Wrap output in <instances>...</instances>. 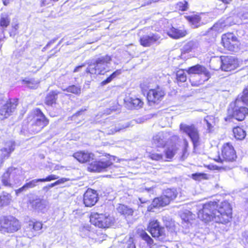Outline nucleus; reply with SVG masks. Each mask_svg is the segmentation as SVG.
<instances>
[{
  "mask_svg": "<svg viewBox=\"0 0 248 248\" xmlns=\"http://www.w3.org/2000/svg\"><path fill=\"white\" fill-rule=\"evenodd\" d=\"M217 202H209L203 204H199L197 213L199 218L205 223L214 221L217 223L225 224L228 223L232 216V208L230 204L226 201L223 202L219 208Z\"/></svg>",
  "mask_w": 248,
  "mask_h": 248,
  "instance_id": "1",
  "label": "nucleus"
},
{
  "mask_svg": "<svg viewBox=\"0 0 248 248\" xmlns=\"http://www.w3.org/2000/svg\"><path fill=\"white\" fill-rule=\"evenodd\" d=\"M239 65L238 61L234 57L222 56L211 59L210 66L213 70L221 69L224 71H231L235 69Z\"/></svg>",
  "mask_w": 248,
  "mask_h": 248,
  "instance_id": "2",
  "label": "nucleus"
},
{
  "mask_svg": "<svg viewBox=\"0 0 248 248\" xmlns=\"http://www.w3.org/2000/svg\"><path fill=\"white\" fill-rule=\"evenodd\" d=\"M111 61L112 57L108 55L101 56L89 64L86 72L91 74L103 75L109 68Z\"/></svg>",
  "mask_w": 248,
  "mask_h": 248,
  "instance_id": "3",
  "label": "nucleus"
},
{
  "mask_svg": "<svg viewBox=\"0 0 248 248\" xmlns=\"http://www.w3.org/2000/svg\"><path fill=\"white\" fill-rule=\"evenodd\" d=\"M177 192L175 189H167L160 197L154 199L152 203L148 205L147 210L154 212V208L163 207L169 204L170 201L173 200L177 196Z\"/></svg>",
  "mask_w": 248,
  "mask_h": 248,
  "instance_id": "4",
  "label": "nucleus"
},
{
  "mask_svg": "<svg viewBox=\"0 0 248 248\" xmlns=\"http://www.w3.org/2000/svg\"><path fill=\"white\" fill-rule=\"evenodd\" d=\"M19 221L13 216L0 217V231L4 232L12 233L20 229Z\"/></svg>",
  "mask_w": 248,
  "mask_h": 248,
  "instance_id": "5",
  "label": "nucleus"
},
{
  "mask_svg": "<svg viewBox=\"0 0 248 248\" xmlns=\"http://www.w3.org/2000/svg\"><path fill=\"white\" fill-rule=\"evenodd\" d=\"M241 103L243 102L240 101L239 97H237L234 102L231 103L228 108L229 116L239 121L243 120L246 115L248 114V108L240 106Z\"/></svg>",
  "mask_w": 248,
  "mask_h": 248,
  "instance_id": "6",
  "label": "nucleus"
},
{
  "mask_svg": "<svg viewBox=\"0 0 248 248\" xmlns=\"http://www.w3.org/2000/svg\"><path fill=\"white\" fill-rule=\"evenodd\" d=\"M91 223L100 228H108L114 223V218L108 214L93 213L90 216Z\"/></svg>",
  "mask_w": 248,
  "mask_h": 248,
  "instance_id": "7",
  "label": "nucleus"
},
{
  "mask_svg": "<svg viewBox=\"0 0 248 248\" xmlns=\"http://www.w3.org/2000/svg\"><path fill=\"white\" fill-rule=\"evenodd\" d=\"M108 156L95 160L91 162L88 167L91 171L100 172L107 170V169L112 165L114 157L108 155Z\"/></svg>",
  "mask_w": 248,
  "mask_h": 248,
  "instance_id": "8",
  "label": "nucleus"
},
{
  "mask_svg": "<svg viewBox=\"0 0 248 248\" xmlns=\"http://www.w3.org/2000/svg\"><path fill=\"white\" fill-rule=\"evenodd\" d=\"M222 43L226 49L231 52H237L240 49V42L232 33L223 34L222 36Z\"/></svg>",
  "mask_w": 248,
  "mask_h": 248,
  "instance_id": "9",
  "label": "nucleus"
},
{
  "mask_svg": "<svg viewBox=\"0 0 248 248\" xmlns=\"http://www.w3.org/2000/svg\"><path fill=\"white\" fill-rule=\"evenodd\" d=\"M34 119V122L30 127L31 131L34 134L39 132L48 124V119L39 108L35 109Z\"/></svg>",
  "mask_w": 248,
  "mask_h": 248,
  "instance_id": "10",
  "label": "nucleus"
},
{
  "mask_svg": "<svg viewBox=\"0 0 248 248\" xmlns=\"http://www.w3.org/2000/svg\"><path fill=\"white\" fill-rule=\"evenodd\" d=\"M180 130L189 137L194 148L198 146L200 139V135L198 128L195 125L193 124L188 125L185 124H180Z\"/></svg>",
  "mask_w": 248,
  "mask_h": 248,
  "instance_id": "11",
  "label": "nucleus"
},
{
  "mask_svg": "<svg viewBox=\"0 0 248 248\" xmlns=\"http://www.w3.org/2000/svg\"><path fill=\"white\" fill-rule=\"evenodd\" d=\"M187 72L189 74H197L201 75L202 78L198 83H192L193 86H198L207 81L211 77V75L208 70L203 66L197 64L188 68Z\"/></svg>",
  "mask_w": 248,
  "mask_h": 248,
  "instance_id": "12",
  "label": "nucleus"
},
{
  "mask_svg": "<svg viewBox=\"0 0 248 248\" xmlns=\"http://www.w3.org/2000/svg\"><path fill=\"white\" fill-rule=\"evenodd\" d=\"M148 230L153 237L156 238L159 240H163L165 237V228L160 226L156 219L154 218L150 220Z\"/></svg>",
  "mask_w": 248,
  "mask_h": 248,
  "instance_id": "13",
  "label": "nucleus"
},
{
  "mask_svg": "<svg viewBox=\"0 0 248 248\" xmlns=\"http://www.w3.org/2000/svg\"><path fill=\"white\" fill-rule=\"evenodd\" d=\"M221 156L222 158L218 156L217 158L215 159V160L224 163L227 162H232L236 158L235 152L233 146L229 143H227L223 145Z\"/></svg>",
  "mask_w": 248,
  "mask_h": 248,
  "instance_id": "14",
  "label": "nucleus"
},
{
  "mask_svg": "<svg viewBox=\"0 0 248 248\" xmlns=\"http://www.w3.org/2000/svg\"><path fill=\"white\" fill-rule=\"evenodd\" d=\"M18 104L17 99H10L0 108V120L7 118L15 111Z\"/></svg>",
  "mask_w": 248,
  "mask_h": 248,
  "instance_id": "15",
  "label": "nucleus"
},
{
  "mask_svg": "<svg viewBox=\"0 0 248 248\" xmlns=\"http://www.w3.org/2000/svg\"><path fill=\"white\" fill-rule=\"evenodd\" d=\"M127 124H114L107 119L102 127V132L106 135L114 134L116 132H120L122 130L128 127Z\"/></svg>",
  "mask_w": 248,
  "mask_h": 248,
  "instance_id": "16",
  "label": "nucleus"
},
{
  "mask_svg": "<svg viewBox=\"0 0 248 248\" xmlns=\"http://www.w3.org/2000/svg\"><path fill=\"white\" fill-rule=\"evenodd\" d=\"M165 95L162 88L157 87L156 89H150L147 93V98L149 102L156 103L162 100Z\"/></svg>",
  "mask_w": 248,
  "mask_h": 248,
  "instance_id": "17",
  "label": "nucleus"
},
{
  "mask_svg": "<svg viewBox=\"0 0 248 248\" xmlns=\"http://www.w3.org/2000/svg\"><path fill=\"white\" fill-rule=\"evenodd\" d=\"M98 194L96 191L93 189H88L83 196V202L87 207L94 205L98 201Z\"/></svg>",
  "mask_w": 248,
  "mask_h": 248,
  "instance_id": "18",
  "label": "nucleus"
},
{
  "mask_svg": "<svg viewBox=\"0 0 248 248\" xmlns=\"http://www.w3.org/2000/svg\"><path fill=\"white\" fill-rule=\"evenodd\" d=\"M42 228V224L40 222L30 221L25 229L26 235L29 238H31L35 235V232Z\"/></svg>",
  "mask_w": 248,
  "mask_h": 248,
  "instance_id": "19",
  "label": "nucleus"
},
{
  "mask_svg": "<svg viewBox=\"0 0 248 248\" xmlns=\"http://www.w3.org/2000/svg\"><path fill=\"white\" fill-rule=\"evenodd\" d=\"M93 154L88 151H79L74 154L73 157L78 162L84 163L93 159Z\"/></svg>",
  "mask_w": 248,
  "mask_h": 248,
  "instance_id": "20",
  "label": "nucleus"
},
{
  "mask_svg": "<svg viewBox=\"0 0 248 248\" xmlns=\"http://www.w3.org/2000/svg\"><path fill=\"white\" fill-rule=\"evenodd\" d=\"M15 142L13 141H7L4 145V146L0 149L1 152V159L2 160L8 158L11 154L15 149Z\"/></svg>",
  "mask_w": 248,
  "mask_h": 248,
  "instance_id": "21",
  "label": "nucleus"
},
{
  "mask_svg": "<svg viewBox=\"0 0 248 248\" xmlns=\"http://www.w3.org/2000/svg\"><path fill=\"white\" fill-rule=\"evenodd\" d=\"M159 38L160 36L157 34L143 35L140 38V43L142 46L148 47L154 44Z\"/></svg>",
  "mask_w": 248,
  "mask_h": 248,
  "instance_id": "22",
  "label": "nucleus"
},
{
  "mask_svg": "<svg viewBox=\"0 0 248 248\" xmlns=\"http://www.w3.org/2000/svg\"><path fill=\"white\" fill-rule=\"evenodd\" d=\"M17 169L14 168H9L1 177V182L3 185L6 186L12 187L11 176H15L16 173Z\"/></svg>",
  "mask_w": 248,
  "mask_h": 248,
  "instance_id": "23",
  "label": "nucleus"
},
{
  "mask_svg": "<svg viewBox=\"0 0 248 248\" xmlns=\"http://www.w3.org/2000/svg\"><path fill=\"white\" fill-rule=\"evenodd\" d=\"M166 133L160 132L154 135L153 138V144L158 147H164L166 144Z\"/></svg>",
  "mask_w": 248,
  "mask_h": 248,
  "instance_id": "24",
  "label": "nucleus"
},
{
  "mask_svg": "<svg viewBox=\"0 0 248 248\" xmlns=\"http://www.w3.org/2000/svg\"><path fill=\"white\" fill-rule=\"evenodd\" d=\"M232 18L231 17H228L224 22H218L215 24L213 27L210 28V30L220 32L222 31L223 28L234 24V22H232Z\"/></svg>",
  "mask_w": 248,
  "mask_h": 248,
  "instance_id": "25",
  "label": "nucleus"
},
{
  "mask_svg": "<svg viewBox=\"0 0 248 248\" xmlns=\"http://www.w3.org/2000/svg\"><path fill=\"white\" fill-rule=\"evenodd\" d=\"M30 203L33 209L38 211L43 212V210L46 208L45 202L38 198L37 196L32 199H30Z\"/></svg>",
  "mask_w": 248,
  "mask_h": 248,
  "instance_id": "26",
  "label": "nucleus"
},
{
  "mask_svg": "<svg viewBox=\"0 0 248 248\" xmlns=\"http://www.w3.org/2000/svg\"><path fill=\"white\" fill-rule=\"evenodd\" d=\"M168 35L172 38L178 39L185 36L186 32L185 31L180 30L178 29L172 27L168 31Z\"/></svg>",
  "mask_w": 248,
  "mask_h": 248,
  "instance_id": "27",
  "label": "nucleus"
},
{
  "mask_svg": "<svg viewBox=\"0 0 248 248\" xmlns=\"http://www.w3.org/2000/svg\"><path fill=\"white\" fill-rule=\"evenodd\" d=\"M59 93L57 91L50 92L46 96L45 98V103L48 105L52 106L56 104L57 99V95Z\"/></svg>",
  "mask_w": 248,
  "mask_h": 248,
  "instance_id": "28",
  "label": "nucleus"
},
{
  "mask_svg": "<svg viewBox=\"0 0 248 248\" xmlns=\"http://www.w3.org/2000/svg\"><path fill=\"white\" fill-rule=\"evenodd\" d=\"M187 20L191 24L192 28H198L201 25V18L198 15H192L185 16Z\"/></svg>",
  "mask_w": 248,
  "mask_h": 248,
  "instance_id": "29",
  "label": "nucleus"
},
{
  "mask_svg": "<svg viewBox=\"0 0 248 248\" xmlns=\"http://www.w3.org/2000/svg\"><path fill=\"white\" fill-rule=\"evenodd\" d=\"M12 200L11 195L7 192H3L0 195V206L8 205Z\"/></svg>",
  "mask_w": 248,
  "mask_h": 248,
  "instance_id": "30",
  "label": "nucleus"
},
{
  "mask_svg": "<svg viewBox=\"0 0 248 248\" xmlns=\"http://www.w3.org/2000/svg\"><path fill=\"white\" fill-rule=\"evenodd\" d=\"M233 133L234 137L239 140L244 139L246 136V131L241 127L237 126L233 129Z\"/></svg>",
  "mask_w": 248,
  "mask_h": 248,
  "instance_id": "31",
  "label": "nucleus"
},
{
  "mask_svg": "<svg viewBox=\"0 0 248 248\" xmlns=\"http://www.w3.org/2000/svg\"><path fill=\"white\" fill-rule=\"evenodd\" d=\"M117 210L121 214L125 216L132 215L133 213V210L132 208L124 204H120L117 208Z\"/></svg>",
  "mask_w": 248,
  "mask_h": 248,
  "instance_id": "32",
  "label": "nucleus"
},
{
  "mask_svg": "<svg viewBox=\"0 0 248 248\" xmlns=\"http://www.w3.org/2000/svg\"><path fill=\"white\" fill-rule=\"evenodd\" d=\"M10 22V19L8 16L6 14H1L0 18V27L3 31L9 25Z\"/></svg>",
  "mask_w": 248,
  "mask_h": 248,
  "instance_id": "33",
  "label": "nucleus"
},
{
  "mask_svg": "<svg viewBox=\"0 0 248 248\" xmlns=\"http://www.w3.org/2000/svg\"><path fill=\"white\" fill-rule=\"evenodd\" d=\"M63 91L72 93L76 95H79L81 93V88L79 86L74 85L69 86L65 89H62Z\"/></svg>",
  "mask_w": 248,
  "mask_h": 248,
  "instance_id": "34",
  "label": "nucleus"
},
{
  "mask_svg": "<svg viewBox=\"0 0 248 248\" xmlns=\"http://www.w3.org/2000/svg\"><path fill=\"white\" fill-rule=\"evenodd\" d=\"M22 83L31 89H35L37 87L39 82L31 78L23 79Z\"/></svg>",
  "mask_w": 248,
  "mask_h": 248,
  "instance_id": "35",
  "label": "nucleus"
},
{
  "mask_svg": "<svg viewBox=\"0 0 248 248\" xmlns=\"http://www.w3.org/2000/svg\"><path fill=\"white\" fill-rule=\"evenodd\" d=\"M176 77L178 82H184L186 80V73L182 69H180L177 71L176 73Z\"/></svg>",
  "mask_w": 248,
  "mask_h": 248,
  "instance_id": "36",
  "label": "nucleus"
},
{
  "mask_svg": "<svg viewBox=\"0 0 248 248\" xmlns=\"http://www.w3.org/2000/svg\"><path fill=\"white\" fill-rule=\"evenodd\" d=\"M129 103L132 105V107L134 108H140L142 106L143 104V103L141 101V100L138 98H130Z\"/></svg>",
  "mask_w": 248,
  "mask_h": 248,
  "instance_id": "37",
  "label": "nucleus"
},
{
  "mask_svg": "<svg viewBox=\"0 0 248 248\" xmlns=\"http://www.w3.org/2000/svg\"><path fill=\"white\" fill-rule=\"evenodd\" d=\"M166 157L168 159H171L176 153V148L174 146L168 147L165 151Z\"/></svg>",
  "mask_w": 248,
  "mask_h": 248,
  "instance_id": "38",
  "label": "nucleus"
},
{
  "mask_svg": "<svg viewBox=\"0 0 248 248\" xmlns=\"http://www.w3.org/2000/svg\"><path fill=\"white\" fill-rule=\"evenodd\" d=\"M237 97H239L240 101L244 104L248 105V86L244 90L242 94L238 95Z\"/></svg>",
  "mask_w": 248,
  "mask_h": 248,
  "instance_id": "39",
  "label": "nucleus"
},
{
  "mask_svg": "<svg viewBox=\"0 0 248 248\" xmlns=\"http://www.w3.org/2000/svg\"><path fill=\"white\" fill-rule=\"evenodd\" d=\"M204 122L206 123L207 130L209 132H211L212 130V128L213 127V118L212 116H206L204 119Z\"/></svg>",
  "mask_w": 248,
  "mask_h": 248,
  "instance_id": "40",
  "label": "nucleus"
},
{
  "mask_svg": "<svg viewBox=\"0 0 248 248\" xmlns=\"http://www.w3.org/2000/svg\"><path fill=\"white\" fill-rule=\"evenodd\" d=\"M38 182H41V179H33L31 181H30L29 182L26 183L24 185L26 189V190L29 189V188H32L34 187H35L37 183Z\"/></svg>",
  "mask_w": 248,
  "mask_h": 248,
  "instance_id": "41",
  "label": "nucleus"
},
{
  "mask_svg": "<svg viewBox=\"0 0 248 248\" xmlns=\"http://www.w3.org/2000/svg\"><path fill=\"white\" fill-rule=\"evenodd\" d=\"M89 228L90 227L89 226H84L80 227L79 228L80 235L83 237L89 236L90 233Z\"/></svg>",
  "mask_w": 248,
  "mask_h": 248,
  "instance_id": "42",
  "label": "nucleus"
},
{
  "mask_svg": "<svg viewBox=\"0 0 248 248\" xmlns=\"http://www.w3.org/2000/svg\"><path fill=\"white\" fill-rule=\"evenodd\" d=\"M192 178L197 181L206 178V174L203 173H196L192 174Z\"/></svg>",
  "mask_w": 248,
  "mask_h": 248,
  "instance_id": "43",
  "label": "nucleus"
},
{
  "mask_svg": "<svg viewBox=\"0 0 248 248\" xmlns=\"http://www.w3.org/2000/svg\"><path fill=\"white\" fill-rule=\"evenodd\" d=\"M188 3L186 0L179 2L177 4V8L182 11H186L187 9Z\"/></svg>",
  "mask_w": 248,
  "mask_h": 248,
  "instance_id": "44",
  "label": "nucleus"
},
{
  "mask_svg": "<svg viewBox=\"0 0 248 248\" xmlns=\"http://www.w3.org/2000/svg\"><path fill=\"white\" fill-rule=\"evenodd\" d=\"M193 46L192 42H188L183 46L182 51L184 53H188L191 51Z\"/></svg>",
  "mask_w": 248,
  "mask_h": 248,
  "instance_id": "45",
  "label": "nucleus"
},
{
  "mask_svg": "<svg viewBox=\"0 0 248 248\" xmlns=\"http://www.w3.org/2000/svg\"><path fill=\"white\" fill-rule=\"evenodd\" d=\"M150 158L154 160L159 161L163 159V155L157 153H152L150 155Z\"/></svg>",
  "mask_w": 248,
  "mask_h": 248,
  "instance_id": "46",
  "label": "nucleus"
},
{
  "mask_svg": "<svg viewBox=\"0 0 248 248\" xmlns=\"http://www.w3.org/2000/svg\"><path fill=\"white\" fill-rule=\"evenodd\" d=\"M59 178V176L54 175V174H51L47 176L45 178H40L41 182H49L52 180H54L58 179Z\"/></svg>",
  "mask_w": 248,
  "mask_h": 248,
  "instance_id": "47",
  "label": "nucleus"
},
{
  "mask_svg": "<svg viewBox=\"0 0 248 248\" xmlns=\"http://www.w3.org/2000/svg\"><path fill=\"white\" fill-rule=\"evenodd\" d=\"M242 240L246 246L248 245V231H245L242 232Z\"/></svg>",
  "mask_w": 248,
  "mask_h": 248,
  "instance_id": "48",
  "label": "nucleus"
},
{
  "mask_svg": "<svg viewBox=\"0 0 248 248\" xmlns=\"http://www.w3.org/2000/svg\"><path fill=\"white\" fill-rule=\"evenodd\" d=\"M139 200L140 202V204L139 203V202L138 203L139 205V208L140 207H143V206L141 205L142 204H147L148 205L150 203V201L143 198H139Z\"/></svg>",
  "mask_w": 248,
  "mask_h": 248,
  "instance_id": "49",
  "label": "nucleus"
},
{
  "mask_svg": "<svg viewBox=\"0 0 248 248\" xmlns=\"http://www.w3.org/2000/svg\"><path fill=\"white\" fill-rule=\"evenodd\" d=\"M127 248H136L135 244L134 242V239L130 238L126 243Z\"/></svg>",
  "mask_w": 248,
  "mask_h": 248,
  "instance_id": "50",
  "label": "nucleus"
},
{
  "mask_svg": "<svg viewBox=\"0 0 248 248\" xmlns=\"http://www.w3.org/2000/svg\"><path fill=\"white\" fill-rule=\"evenodd\" d=\"M122 73V70L121 69L117 70L115 72H114L112 74H111L109 77L112 80L113 78L117 77L118 76L121 75Z\"/></svg>",
  "mask_w": 248,
  "mask_h": 248,
  "instance_id": "51",
  "label": "nucleus"
},
{
  "mask_svg": "<svg viewBox=\"0 0 248 248\" xmlns=\"http://www.w3.org/2000/svg\"><path fill=\"white\" fill-rule=\"evenodd\" d=\"M122 73V70L121 69L117 70L115 72H114L112 74H111L109 77L112 80L113 78L117 77L118 76L121 75Z\"/></svg>",
  "mask_w": 248,
  "mask_h": 248,
  "instance_id": "52",
  "label": "nucleus"
},
{
  "mask_svg": "<svg viewBox=\"0 0 248 248\" xmlns=\"http://www.w3.org/2000/svg\"><path fill=\"white\" fill-rule=\"evenodd\" d=\"M186 214L187 215V217L186 218H184L185 221H189V220L192 219L193 218V215L190 211H187L186 213Z\"/></svg>",
  "mask_w": 248,
  "mask_h": 248,
  "instance_id": "53",
  "label": "nucleus"
},
{
  "mask_svg": "<svg viewBox=\"0 0 248 248\" xmlns=\"http://www.w3.org/2000/svg\"><path fill=\"white\" fill-rule=\"evenodd\" d=\"M69 180V179L68 178H61V179L58 180L56 182L57 185H59L60 184H63Z\"/></svg>",
  "mask_w": 248,
  "mask_h": 248,
  "instance_id": "54",
  "label": "nucleus"
},
{
  "mask_svg": "<svg viewBox=\"0 0 248 248\" xmlns=\"http://www.w3.org/2000/svg\"><path fill=\"white\" fill-rule=\"evenodd\" d=\"M27 190L24 185H23L21 187L18 188L15 190L16 194V196H18L19 193L21 192Z\"/></svg>",
  "mask_w": 248,
  "mask_h": 248,
  "instance_id": "55",
  "label": "nucleus"
},
{
  "mask_svg": "<svg viewBox=\"0 0 248 248\" xmlns=\"http://www.w3.org/2000/svg\"><path fill=\"white\" fill-rule=\"evenodd\" d=\"M112 81V79L111 78H110V77L109 76L108 78H107L106 79H105L104 80H103L102 82H101V84L102 85H106L108 83L110 82L111 81Z\"/></svg>",
  "mask_w": 248,
  "mask_h": 248,
  "instance_id": "56",
  "label": "nucleus"
},
{
  "mask_svg": "<svg viewBox=\"0 0 248 248\" xmlns=\"http://www.w3.org/2000/svg\"><path fill=\"white\" fill-rule=\"evenodd\" d=\"M86 109H81L80 110L78 111L77 113H76L73 116V118L74 119L75 117L80 116L82 114V113Z\"/></svg>",
  "mask_w": 248,
  "mask_h": 248,
  "instance_id": "57",
  "label": "nucleus"
},
{
  "mask_svg": "<svg viewBox=\"0 0 248 248\" xmlns=\"http://www.w3.org/2000/svg\"><path fill=\"white\" fill-rule=\"evenodd\" d=\"M55 41V40L53 39L52 40H51L50 42H49L47 45H46V46L44 47V49H46V47H47L48 46H49L50 45L53 44Z\"/></svg>",
  "mask_w": 248,
  "mask_h": 248,
  "instance_id": "58",
  "label": "nucleus"
},
{
  "mask_svg": "<svg viewBox=\"0 0 248 248\" xmlns=\"http://www.w3.org/2000/svg\"><path fill=\"white\" fill-rule=\"evenodd\" d=\"M84 66V65H79V66H77L74 70V72H77L79 71V69L81 68H82L83 66Z\"/></svg>",
  "mask_w": 248,
  "mask_h": 248,
  "instance_id": "59",
  "label": "nucleus"
},
{
  "mask_svg": "<svg viewBox=\"0 0 248 248\" xmlns=\"http://www.w3.org/2000/svg\"><path fill=\"white\" fill-rule=\"evenodd\" d=\"M57 186V184L56 183V182H55L54 183H52V184L49 185H48V187L51 188V187H52L53 186Z\"/></svg>",
  "mask_w": 248,
  "mask_h": 248,
  "instance_id": "60",
  "label": "nucleus"
},
{
  "mask_svg": "<svg viewBox=\"0 0 248 248\" xmlns=\"http://www.w3.org/2000/svg\"><path fill=\"white\" fill-rule=\"evenodd\" d=\"M10 0H2L4 5H7L10 2Z\"/></svg>",
  "mask_w": 248,
  "mask_h": 248,
  "instance_id": "61",
  "label": "nucleus"
},
{
  "mask_svg": "<svg viewBox=\"0 0 248 248\" xmlns=\"http://www.w3.org/2000/svg\"><path fill=\"white\" fill-rule=\"evenodd\" d=\"M13 28L15 30V31H16L18 29V25L16 24L15 26H13Z\"/></svg>",
  "mask_w": 248,
  "mask_h": 248,
  "instance_id": "62",
  "label": "nucleus"
},
{
  "mask_svg": "<svg viewBox=\"0 0 248 248\" xmlns=\"http://www.w3.org/2000/svg\"><path fill=\"white\" fill-rule=\"evenodd\" d=\"M145 189L146 190H147L148 192H149V191H151L153 188L152 187H149V188H147V187H145Z\"/></svg>",
  "mask_w": 248,
  "mask_h": 248,
  "instance_id": "63",
  "label": "nucleus"
},
{
  "mask_svg": "<svg viewBox=\"0 0 248 248\" xmlns=\"http://www.w3.org/2000/svg\"><path fill=\"white\" fill-rule=\"evenodd\" d=\"M46 4V0H42V6H45Z\"/></svg>",
  "mask_w": 248,
  "mask_h": 248,
  "instance_id": "64",
  "label": "nucleus"
}]
</instances>
